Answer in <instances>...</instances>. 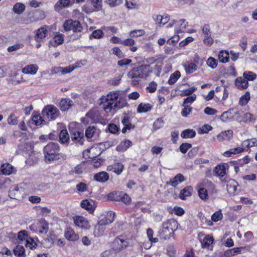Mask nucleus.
Listing matches in <instances>:
<instances>
[{"label":"nucleus","instance_id":"obj_1","mask_svg":"<svg viewBox=\"0 0 257 257\" xmlns=\"http://www.w3.org/2000/svg\"><path fill=\"white\" fill-rule=\"evenodd\" d=\"M119 91L110 92L106 96H103L100 98V105L106 112H109L112 109L122 107L125 102L121 103L120 100L117 102L114 101L117 100L119 96Z\"/></svg>","mask_w":257,"mask_h":257},{"label":"nucleus","instance_id":"obj_2","mask_svg":"<svg viewBox=\"0 0 257 257\" xmlns=\"http://www.w3.org/2000/svg\"><path fill=\"white\" fill-rule=\"evenodd\" d=\"M152 72L150 65H142L139 67L131 69L127 73V76L131 79H133L132 83L134 85L139 83V80L137 79H147Z\"/></svg>","mask_w":257,"mask_h":257},{"label":"nucleus","instance_id":"obj_3","mask_svg":"<svg viewBox=\"0 0 257 257\" xmlns=\"http://www.w3.org/2000/svg\"><path fill=\"white\" fill-rule=\"evenodd\" d=\"M178 222L174 219H170L163 222L162 228L159 231L160 237L165 240L169 239L178 229Z\"/></svg>","mask_w":257,"mask_h":257},{"label":"nucleus","instance_id":"obj_4","mask_svg":"<svg viewBox=\"0 0 257 257\" xmlns=\"http://www.w3.org/2000/svg\"><path fill=\"white\" fill-rule=\"evenodd\" d=\"M59 146L58 144L50 142L43 149L45 160L48 162H52L59 159Z\"/></svg>","mask_w":257,"mask_h":257},{"label":"nucleus","instance_id":"obj_5","mask_svg":"<svg viewBox=\"0 0 257 257\" xmlns=\"http://www.w3.org/2000/svg\"><path fill=\"white\" fill-rule=\"evenodd\" d=\"M63 27L65 31H72L76 33L73 35L74 39H78L81 37L80 33L83 30V27L79 21L68 19L63 23Z\"/></svg>","mask_w":257,"mask_h":257},{"label":"nucleus","instance_id":"obj_6","mask_svg":"<svg viewBox=\"0 0 257 257\" xmlns=\"http://www.w3.org/2000/svg\"><path fill=\"white\" fill-rule=\"evenodd\" d=\"M42 115L45 119L53 120L59 116L60 112L55 105L49 104L43 108Z\"/></svg>","mask_w":257,"mask_h":257},{"label":"nucleus","instance_id":"obj_7","mask_svg":"<svg viewBox=\"0 0 257 257\" xmlns=\"http://www.w3.org/2000/svg\"><path fill=\"white\" fill-rule=\"evenodd\" d=\"M48 27L47 26H44L40 27L35 31L34 39L37 43L36 45L37 48H39L41 46L42 43L45 41L48 32Z\"/></svg>","mask_w":257,"mask_h":257},{"label":"nucleus","instance_id":"obj_8","mask_svg":"<svg viewBox=\"0 0 257 257\" xmlns=\"http://www.w3.org/2000/svg\"><path fill=\"white\" fill-rule=\"evenodd\" d=\"M130 243V240L125 236L120 235L115 238L113 242V245L114 249L116 251L126 247Z\"/></svg>","mask_w":257,"mask_h":257},{"label":"nucleus","instance_id":"obj_9","mask_svg":"<svg viewBox=\"0 0 257 257\" xmlns=\"http://www.w3.org/2000/svg\"><path fill=\"white\" fill-rule=\"evenodd\" d=\"M86 117L90 119L91 123L100 122L102 123L103 118L100 112L96 108L90 109L86 114Z\"/></svg>","mask_w":257,"mask_h":257},{"label":"nucleus","instance_id":"obj_10","mask_svg":"<svg viewBox=\"0 0 257 257\" xmlns=\"http://www.w3.org/2000/svg\"><path fill=\"white\" fill-rule=\"evenodd\" d=\"M73 219L75 225L82 229H88L91 227L88 220L84 216L77 215L74 216Z\"/></svg>","mask_w":257,"mask_h":257},{"label":"nucleus","instance_id":"obj_11","mask_svg":"<svg viewBox=\"0 0 257 257\" xmlns=\"http://www.w3.org/2000/svg\"><path fill=\"white\" fill-rule=\"evenodd\" d=\"M9 195L12 199L20 200L24 197V191L20 189L18 186H14L11 188Z\"/></svg>","mask_w":257,"mask_h":257},{"label":"nucleus","instance_id":"obj_12","mask_svg":"<svg viewBox=\"0 0 257 257\" xmlns=\"http://www.w3.org/2000/svg\"><path fill=\"white\" fill-rule=\"evenodd\" d=\"M198 61L197 59H194V62L187 61L183 63V66L185 69L186 73L187 74L193 73L196 71L198 69Z\"/></svg>","mask_w":257,"mask_h":257},{"label":"nucleus","instance_id":"obj_13","mask_svg":"<svg viewBox=\"0 0 257 257\" xmlns=\"http://www.w3.org/2000/svg\"><path fill=\"white\" fill-rule=\"evenodd\" d=\"M115 214L111 211H108L106 212V215L101 219H100L98 222V224L100 225L103 226L105 227L106 225L112 223L115 218Z\"/></svg>","mask_w":257,"mask_h":257},{"label":"nucleus","instance_id":"obj_14","mask_svg":"<svg viewBox=\"0 0 257 257\" xmlns=\"http://www.w3.org/2000/svg\"><path fill=\"white\" fill-rule=\"evenodd\" d=\"M197 187L205 188V190H207L211 193L216 192L215 185L211 181H209L208 179L203 180L201 182L198 184Z\"/></svg>","mask_w":257,"mask_h":257},{"label":"nucleus","instance_id":"obj_15","mask_svg":"<svg viewBox=\"0 0 257 257\" xmlns=\"http://www.w3.org/2000/svg\"><path fill=\"white\" fill-rule=\"evenodd\" d=\"M233 137V131L230 130L223 131L217 136L219 142L229 141Z\"/></svg>","mask_w":257,"mask_h":257},{"label":"nucleus","instance_id":"obj_16","mask_svg":"<svg viewBox=\"0 0 257 257\" xmlns=\"http://www.w3.org/2000/svg\"><path fill=\"white\" fill-rule=\"evenodd\" d=\"M71 138L73 141L83 144L84 134L83 132L77 130L70 131Z\"/></svg>","mask_w":257,"mask_h":257},{"label":"nucleus","instance_id":"obj_17","mask_svg":"<svg viewBox=\"0 0 257 257\" xmlns=\"http://www.w3.org/2000/svg\"><path fill=\"white\" fill-rule=\"evenodd\" d=\"M70 6V0H58L55 4L54 9L55 11L60 13L62 11L63 9L68 8Z\"/></svg>","mask_w":257,"mask_h":257},{"label":"nucleus","instance_id":"obj_18","mask_svg":"<svg viewBox=\"0 0 257 257\" xmlns=\"http://www.w3.org/2000/svg\"><path fill=\"white\" fill-rule=\"evenodd\" d=\"M73 105V101L68 98H62L59 103L60 109L65 111L70 109Z\"/></svg>","mask_w":257,"mask_h":257},{"label":"nucleus","instance_id":"obj_19","mask_svg":"<svg viewBox=\"0 0 257 257\" xmlns=\"http://www.w3.org/2000/svg\"><path fill=\"white\" fill-rule=\"evenodd\" d=\"M109 176L108 174L105 171H102L96 173L93 176L94 180L100 182L105 183L109 180Z\"/></svg>","mask_w":257,"mask_h":257},{"label":"nucleus","instance_id":"obj_20","mask_svg":"<svg viewBox=\"0 0 257 257\" xmlns=\"http://www.w3.org/2000/svg\"><path fill=\"white\" fill-rule=\"evenodd\" d=\"M124 166L122 163H115L113 165L108 166L107 167V171H112L117 175H120L123 170Z\"/></svg>","mask_w":257,"mask_h":257},{"label":"nucleus","instance_id":"obj_21","mask_svg":"<svg viewBox=\"0 0 257 257\" xmlns=\"http://www.w3.org/2000/svg\"><path fill=\"white\" fill-rule=\"evenodd\" d=\"M65 236L67 239L72 241H75L79 238L78 235L70 228H67L65 232Z\"/></svg>","mask_w":257,"mask_h":257},{"label":"nucleus","instance_id":"obj_22","mask_svg":"<svg viewBox=\"0 0 257 257\" xmlns=\"http://www.w3.org/2000/svg\"><path fill=\"white\" fill-rule=\"evenodd\" d=\"M38 69V66L37 65L30 64L23 68L22 72L24 74L34 75L37 73Z\"/></svg>","mask_w":257,"mask_h":257},{"label":"nucleus","instance_id":"obj_23","mask_svg":"<svg viewBox=\"0 0 257 257\" xmlns=\"http://www.w3.org/2000/svg\"><path fill=\"white\" fill-rule=\"evenodd\" d=\"M235 84L239 89H245L248 86V81L243 77H237L235 80Z\"/></svg>","mask_w":257,"mask_h":257},{"label":"nucleus","instance_id":"obj_24","mask_svg":"<svg viewBox=\"0 0 257 257\" xmlns=\"http://www.w3.org/2000/svg\"><path fill=\"white\" fill-rule=\"evenodd\" d=\"M184 181H185V178L183 175L181 174H178L170 180L169 184L173 187H176Z\"/></svg>","mask_w":257,"mask_h":257},{"label":"nucleus","instance_id":"obj_25","mask_svg":"<svg viewBox=\"0 0 257 257\" xmlns=\"http://www.w3.org/2000/svg\"><path fill=\"white\" fill-rule=\"evenodd\" d=\"M237 185L238 183L235 180H229L226 185L228 193L231 194H234L236 191Z\"/></svg>","mask_w":257,"mask_h":257},{"label":"nucleus","instance_id":"obj_26","mask_svg":"<svg viewBox=\"0 0 257 257\" xmlns=\"http://www.w3.org/2000/svg\"><path fill=\"white\" fill-rule=\"evenodd\" d=\"M153 108V105L150 103H141L138 106L137 112L145 113L150 111Z\"/></svg>","mask_w":257,"mask_h":257},{"label":"nucleus","instance_id":"obj_27","mask_svg":"<svg viewBox=\"0 0 257 257\" xmlns=\"http://www.w3.org/2000/svg\"><path fill=\"white\" fill-rule=\"evenodd\" d=\"M14 171L13 166L9 163H5L1 166V171L4 175H10Z\"/></svg>","mask_w":257,"mask_h":257},{"label":"nucleus","instance_id":"obj_28","mask_svg":"<svg viewBox=\"0 0 257 257\" xmlns=\"http://www.w3.org/2000/svg\"><path fill=\"white\" fill-rule=\"evenodd\" d=\"M49 230L48 223L45 221H43L38 224L37 231L41 234H46Z\"/></svg>","mask_w":257,"mask_h":257},{"label":"nucleus","instance_id":"obj_29","mask_svg":"<svg viewBox=\"0 0 257 257\" xmlns=\"http://www.w3.org/2000/svg\"><path fill=\"white\" fill-rule=\"evenodd\" d=\"M193 188L191 186H187L182 189L179 194V197L182 200H185L187 197L192 195Z\"/></svg>","mask_w":257,"mask_h":257},{"label":"nucleus","instance_id":"obj_30","mask_svg":"<svg viewBox=\"0 0 257 257\" xmlns=\"http://www.w3.org/2000/svg\"><path fill=\"white\" fill-rule=\"evenodd\" d=\"M132 145L130 140H125L121 142L116 147V150L118 152H124Z\"/></svg>","mask_w":257,"mask_h":257},{"label":"nucleus","instance_id":"obj_31","mask_svg":"<svg viewBox=\"0 0 257 257\" xmlns=\"http://www.w3.org/2000/svg\"><path fill=\"white\" fill-rule=\"evenodd\" d=\"M215 175L219 177H223L226 174V167L224 165H219L214 169Z\"/></svg>","mask_w":257,"mask_h":257},{"label":"nucleus","instance_id":"obj_32","mask_svg":"<svg viewBox=\"0 0 257 257\" xmlns=\"http://www.w3.org/2000/svg\"><path fill=\"white\" fill-rule=\"evenodd\" d=\"M213 237L209 235H206L203 240L201 241L202 247L206 248L209 247L213 243Z\"/></svg>","mask_w":257,"mask_h":257},{"label":"nucleus","instance_id":"obj_33","mask_svg":"<svg viewBox=\"0 0 257 257\" xmlns=\"http://www.w3.org/2000/svg\"><path fill=\"white\" fill-rule=\"evenodd\" d=\"M185 19H181L178 21H177V26H178L176 30L177 33H182L186 31L187 23H185Z\"/></svg>","mask_w":257,"mask_h":257},{"label":"nucleus","instance_id":"obj_34","mask_svg":"<svg viewBox=\"0 0 257 257\" xmlns=\"http://www.w3.org/2000/svg\"><path fill=\"white\" fill-rule=\"evenodd\" d=\"M81 206L89 211H93L95 208L91 202L88 199L82 200L81 203Z\"/></svg>","mask_w":257,"mask_h":257},{"label":"nucleus","instance_id":"obj_35","mask_svg":"<svg viewBox=\"0 0 257 257\" xmlns=\"http://www.w3.org/2000/svg\"><path fill=\"white\" fill-rule=\"evenodd\" d=\"M195 135V131L192 129H186L183 131L181 134V137L185 139L193 138Z\"/></svg>","mask_w":257,"mask_h":257},{"label":"nucleus","instance_id":"obj_36","mask_svg":"<svg viewBox=\"0 0 257 257\" xmlns=\"http://www.w3.org/2000/svg\"><path fill=\"white\" fill-rule=\"evenodd\" d=\"M105 227L97 223L94 228V235L95 236L99 237L103 234Z\"/></svg>","mask_w":257,"mask_h":257},{"label":"nucleus","instance_id":"obj_37","mask_svg":"<svg viewBox=\"0 0 257 257\" xmlns=\"http://www.w3.org/2000/svg\"><path fill=\"white\" fill-rule=\"evenodd\" d=\"M256 120V117L252 114L247 112L243 116V121L245 123H254Z\"/></svg>","mask_w":257,"mask_h":257},{"label":"nucleus","instance_id":"obj_38","mask_svg":"<svg viewBox=\"0 0 257 257\" xmlns=\"http://www.w3.org/2000/svg\"><path fill=\"white\" fill-rule=\"evenodd\" d=\"M229 53L227 51H221L218 54V58L220 62L225 63L228 61Z\"/></svg>","mask_w":257,"mask_h":257},{"label":"nucleus","instance_id":"obj_39","mask_svg":"<svg viewBox=\"0 0 257 257\" xmlns=\"http://www.w3.org/2000/svg\"><path fill=\"white\" fill-rule=\"evenodd\" d=\"M181 73L179 71H176L175 72L172 73L168 80V83L170 85L174 84L177 80L180 77Z\"/></svg>","mask_w":257,"mask_h":257},{"label":"nucleus","instance_id":"obj_40","mask_svg":"<svg viewBox=\"0 0 257 257\" xmlns=\"http://www.w3.org/2000/svg\"><path fill=\"white\" fill-rule=\"evenodd\" d=\"M198 217L200 218L201 222L203 224H206L207 226H211L213 225V222L211 219L205 216L201 212H199L198 214Z\"/></svg>","mask_w":257,"mask_h":257},{"label":"nucleus","instance_id":"obj_41","mask_svg":"<svg viewBox=\"0 0 257 257\" xmlns=\"http://www.w3.org/2000/svg\"><path fill=\"white\" fill-rule=\"evenodd\" d=\"M120 195H121V192H112L107 195V199L111 201H120Z\"/></svg>","mask_w":257,"mask_h":257},{"label":"nucleus","instance_id":"obj_42","mask_svg":"<svg viewBox=\"0 0 257 257\" xmlns=\"http://www.w3.org/2000/svg\"><path fill=\"white\" fill-rule=\"evenodd\" d=\"M59 139L62 143H67L69 140V136L66 130H63L59 134Z\"/></svg>","mask_w":257,"mask_h":257},{"label":"nucleus","instance_id":"obj_43","mask_svg":"<svg viewBox=\"0 0 257 257\" xmlns=\"http://www.w3.org/2000/svg\"><path fill=\"white\" fill-rule=\"evenodd\" d=\"M90 0H87L86 4L82 7V10L86 14L95 12Z\"/></svg>","mask_w":257,"mask_h":257},{"label":"nucleus","instance_id":"obj_44","mask_svg":"<svg viewBox=\"0 0 257 257\" xmlns=\"http://www.w3.org/2000/svg\"><path fill=\"white\" fill-rule=\"evenodd\" d=\"M198 187L199 188L198 193L199 198L202 200H206L208 199V191L205 190V188L202 187Z\"/></svg>","mask_w":257,"mask_h":257},{"label":"nucleus","instance_id":"obj_45","mask_svg":"<svg viewBox=\"0 0 257 257\" xmlns=\"http://www.w3.org/2000/svg\"><path fill=\"white\" fill-rule=\"evenodd\" d=\"M25 9V6L20 3H16L13 7L14 12L17 14H22Z\"/></svg>","mask_w":257,"mask_h":257},{"label":"nucleus","instance_id":"obj_46","mask_svg":"<svg viewBox=\"0 0 257 257\" xmlns=\"http://www.w3.org/2000/svg\"><path fill=\"white\" fill-rule=\"evenodd\" d=\"M32 121L33 123L36 125H40L42 124H45L46 121L43 117V116L40 115H36L33 116L32 117Z\"/></svg>","mask_w":257,"mask_h":257},{"label":"nucleus","instance_id":"obj_47","mask_svg":"<svg viewBox=\"0 0 257 257\" xmlns=\"http://www.w3.org/2000/svg\"><path fill=\"white\" fill-rule=\"evenodd\" d=\"M243 77L248 81H253L256 78V75L251 71H245L243 74Z\"/></svg>","mask_w":257,"mask_h":257},{"label":"nucleus","instance_id":"obj_48","mask_svg":"<svg viewBox=\"0 0 257 257\" xmlns=\"http://www.w3.org/2000/svg\"><path fill=\"white\" fill-rule=\"evenodd\" d=\"M94 11H99L102 9V0H90Z\"/></svg>","mask_w":257,"mask_h":257},{"label":"nucleus","instance_id":"obj_49","mask_svg":"<svg viewBox=\"0 0 257 257\" xmlns=\"http://www.w3.org/2000/svg\"><path fill=\"white\" fill-rule=\"evenodd\" d=\"M250 100V94L248 92H246L240 99L239 103L241 106L246 105Z\"/></svg>","mask_w":257,"mask_h":257},{"label":"nucleus","instance_id":"obj_50","mask_svg":"<svg viewBox=\"0 0 257 257\" xmlns=\"http://www.w3.org/2000/svg\"><path fill=\"white\" fill-rule=\"evenodd\" d=\"M103 33L102 30L98 29L93 31L89 36V39H101L103 37Z\"/></svg>","mask_w":257,"mask_h":257},{"label":"nucleus","instance_id":"obj_51","mask_svg":"<svg viewBox=\"0 0 257 257\" xmlns=\"http://www.w3.org/2000/svg\"><path fill=\"white\" fill-rule=\"evenodd\" d=\"M25 248L22 245H18L14 249V253L15 255L21 256L25 253Z\"/></svg>","mask_w":257,"mask_h":257},{"label":"nucleus","instance_id":"obj_52","mask_svg":"<svg viewBox=\"0 0 257 257\" xmlns=\"http://www.w3.org/2000/svg\"><path fill=\"white\" fill-rule=\"evenodd\" d=\"M164 120L163 118H158L156 121L154 122L153 125V129L154 131H156L162 127H163L164 125Z\"/></svg>","mask_w":257,"mask_h":257},{"label":"nucleus","instance_id":"obj_53","mask_svg":"<svg viewBox=\"0 0 257 257\" xmlns=\"http://www.w3.org/2000/svg\"><path fill=\"white\" fill-rule=\"evenodd\" d=\"M45 17V15L42 12H39V13H34L31 16L30 18H33V20H31V22H36L39 21L40 20H42L44 19Z\"/></svg>","mask_w":257,"mask_h":257},{"label":"nucleus","instance_id":"obj_54","mask_svg":"<svg viewBox=\"0 0 257 257\" xmlns=\"http://www.w3.org/2000/svg\"><path fill=\"white\" fill-rule=\"evenodd\" d=\"M223 215L221 210L215 212L211 216V220L214 222H217L222 219Z\"/></svg>","mask_w":257,"mask_h":257},{"label":"nucleus","instance_id":"obj_55","mask_svg":"<svg viewBox=\"0 0 257 257\" xmlns=\"http://www.w3.org/2000/svg\"><path fill=\"white\" fill-rule=\"evenodd\" d=\"M233 116L231 114V111L229 110L224 112L220 116V119L222 121L225 122L231 119Z\"/></svg>","mask_w":257,"mask_h":257},{"label":"nucleus","instance_id":"obj_56","mask_svg":"<svg viewBox=\"0 0 257 257\" xmlns=\"http://www.w3.org/2000/svg\"><path fill=\"white\" fill-rule=\"evenodd\" d=\"M177 250L173 244H169L167 247V254L170 257H174L176 255Z\"/></svg>","mask_w":257,"mask_h":257},{"label":"nucleus","instance_id":"obj_57","mask_svg":"<svg viewBox=\"0 0 257 257\" xmlns=\"http://www.w3.org/2000/svg\"><path fill=\"white\" fill-rule=\"evenodd\" d=\"M96 131V128L93 126H89L85 131L86 137L89 139L93 137L95 132Z\"/></svg>","mask_w":257,"mask_h":257},{"label":"nucleus","instance_id":"obj_58","mask_svg":"<svg viewBox=\"0 0 257 257\" xmlns=\"http://www.w3.org/2000/svg\"><path fill=\"white\" fill-rule=\"evenodd\" d=\"M25 245L27 247H29L31 249H35L36 248L37 245L36 242L31 237L27 238L26 240Z\"/></svg>","mask_w":257,"mask_h":257},{"label":"nucleus","instance_id":"obj_59","mask_svg":"<svg viewBox=\"0 0 257 257\" xmlns=\"http://www.w3.org/2000/svg\"><path fill=\"white\" fill-rule=\"evenodd\" d=\"M217 61L213 57H210L207 60V64L208 66L212 69H215L217 66Z\"/></svg>","mask_w":257,"mask_h":257},{"label":"nucleus","instance_id":"obj_60","mask_svg":"<svg viewBox=\"0 0 257 257\" xmlns=\"http://www.w3.org/2000/svg\"><path fill=\"white\" fill-rule=\"evenodd\" d=\"M42 243L44 247L50 248L53 246L54 241L52 237H47L43 240Z\"/></svg>","mask_w":257,"mask_h":257},{"label":"nucleus","instance_id":"obj_61","mask_svg":"<svg viewBox=\"0 0 257 257\" xmlns=\"http://www.w3.org/2000/svg\"><path fill=\"white\" fill-rule=\"evenodd\" d=\"M202 31L203 34L205 35V37H211V29H210V27L208 24H205L202 27Z\"/></svg>","mask_w":257,"mask_h":257},{"label":"nucleus","instance_id":"obj_62","mask_svg":"<svg viewBox=\"0 0 257 257\" xmlns=\"http://www.w3.org/2000/svg\"><path fill=\"white\" fill-rule=\"evenodd\" d=\"M121 122L122 123L124 126H126L127 127H131L132 128L135 127V126L134 125L131 124L130 117L126 115H125L123 117L122 119L121 120Z\"/></svg>","mask_w":257,"mask_h":257},{"label":"nucleus","instance_id":"obj_63","mask_svg":"<svg viewBox=\"0 0 257 257\" xmlns=\"http://www.w3.org/2000/svg\"><path fill=\"white\" fill-rule=\"evenodd\" d=\"M8 123L11 125H16L18 123V118L14 113H11L8 118Z\"/></svg>","mask_w":257,"mask_h":257},{"label":"nucleus","instance_id":"obj_64","mask_svg":"<svg viewBox=\"0 0 257 257\" xmlns=\"http://www.w3.org/2000/svg\"><path fill=\"white\" fill-rule=\"evenodd\" d=\"M85 162H82L80 164L77 165L74 169V172L77 174H81L85 169Z\"/></svg>","mask_w":257,"mask_h":257}]
</instances>
